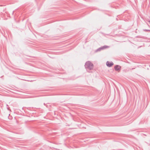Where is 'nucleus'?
<instances>
[{"mask_svg": "<svg viewBox=\"0 0 150 150\" xmlns=\"http://www.w3.org/2000/svg\"><path fill=\"white\" fill-rule=\"evenodd\" d=\"M10 115L9 114H7V116L8 117V119H10V118H9V116H10Z\"/></svg>", "mask_w": 150, "mask_h": 150, "instance_id": "obj_6", "label": "nucleus"}, {"mask_svg": "<svg viewBox=\"0 0 150 150\" xmlns=\"http://www.w3.org/2000/svg\"><path fill=\"white\" fill-rule=\"evenodd\" d=\"M143 30L144 31H150V30L144 29Z\"/></svg>", "mask_w": 150, "mask_h": 150, "instance_id": "obj_5", "label": "nucleus"}, {"mask_svg": "<svg viewBox=\"0 0 150 150\" xmlns=\"http://www.w3.org/2000/svg\"><path fill=\"white\" fill-rule=\"evenodd\" d=\"M106 64L108 67H110L113 65L114 64L112 62H110L109 61H108L106 62Z\"/></svg>", "mask_w": 150, "mask_h": 150, "instance_id": "obj_3", "label": "nucleus"}, {"mask_svg": "<svg viewBox=\"0 0 150 150\" xmlns=\"http://www.w3.org/2000/svg\"><path fill=\"white\" fill-rule=\"evenodd\" d=\"M85 67L87 70H91L93 69V65L91 62L89 61H88L86 63Z\"/></svg>", "mask_w": 150, "mask_h": 150, "instance_id": "obj_1", "label": "nucleus"}, {"mask_svg": "<svg viewBox=\"0 0 150 150\" xmlns=\"http://www.w3.org/2000/svg\"><path fill=\"white\" fill-rule=\"evenodd\" d=\"M108 46L106 45H104L97 49L96 50V52H97L98 51H100L101 50L105 49L108 48Z\"/></svg>", "mask_w": 150, "mask_h": 150, "instance_id": "obj_2", "label": "nucleus"}, {"mask_svg": "<svg viewBox=\"0 0 150 150\" xmlns=\"http://www.w3.org/2000/svg\"><path fill=\"white\" fill-rule=\"evenodd\" d=\"M121 68V67L119 65H116L114 67V69L116 71H120Z\"/></svg>", "mask_w": 150, "mask_h": 150, "instance_id": "obj_4", "label": "nucleus"}, {"mask_svg": "<svg viewBox=\"0 0 150 150\" xmlns=\"http://www.w3.org/2000/svg\"><path fill=\"white\" fill-rule=\"evenodd\" d=\"M149 22L150 23V21H149Z\"/></svg>", "mask_w": 150, "mask_h": 150, "instance_id": "obj_7", "label": "nucleus"}, {"mask_svg": "<svg viewBox=\"0 0 150 150\" xmlns=\"http://www.w3.org/2000/svg\"><path fill=\"white\" fill-rule=\"evenodd\" d=\"M135 69V68H132V69Z\"/></svg>", "mask_w": 150, "mask_h": 150, "instance_id": "obj_8", "label": "nucleus"}]
</instances>
